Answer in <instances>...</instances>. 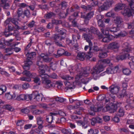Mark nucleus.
<instances>
[{"label": "nucleus", "mask_w": 134, "mask_h": 134, "mask_svg": "<svg viewBox=\"0 0 134 134\" xmlns=\"http://www.w3.org/2000/svg\"><path fill=\"white\" fill-rule=\"evenodd\" d=\"M100 30L102 33L104 35H108L109 34V29L108 28H106L105 29L101 28Z\"/></svg>", "instance_id": "obj_33"}, {"label": "nucleus", "mask_w": 134, "mask_h": 134, "mask_svg": "<svg viewBox=\"0 0 134 134\" xmlns=\"http://www.w3.org/2000/svg\"><path fill=\"white\" fill-rule=\"evenodd\" d=\"M120 47L119 44L118 42L115 41L112 42L109 44L108 48L109 49H119Z\"/></svg>", "instance_id": "obj_11"}, {"label": "nucleus", "mask_w": 134, "mask_h": 134, "mask_svg": "<svg viewBox=\"0 0 134 134\" xmlns=\"http://www.w3.org/2000/svg\"><path fill=\"white\" fill-rule=\"evenodd\" d=\"M11 22L13 24L15 25V28L17 30H19L21 29L22 30L26 29V27H25V26H22L21 27H19L18 25V22L17 21L16 19L14 18H12L11 17Z\"/></svg>", "instance_id": "obj_10"}, {"label": "nucleus", "mask_w": 134, "mask_h": 134, "mask_svg": "<svg viewBox=\"0 0 134 134\" xmlns=\"http://www.w3.org/2000/svg\"><path fill=\"white\" fill-rule=\"evenodd\" d=\"M64 53V50L62 49H60L58 50L57 51V54L59 56H61Z\"/></svg>", "instance_id": "obj_48"}, {"label": "nucleus", "mask_w": 134, "mask_h": 134, "mask_svg": "<svg viewBox=\"0 0 134 134\" xmlns=\"http://www.w3.org/2000/svg\"><path fill=\"white\" fill-rule=\"evenodd\" d=\"M65 86L67 87V90L68 89H72L73 88L72 85L71 84L70 82L67 81L65 83Z\"/></svg>", "instance_id": "obj_44"}, {"label": "nucleus", "mask_w": 134, "mask_h": 134, "mask_svg": "<svg viewBox=\"0 0 134 134\" xmlns=\"http://www.w3.org/2000/svg\"><path fill=\"white\" fill-rule=\"evenodd\" d=\"M48 78L43 79V80L42 81V83L44 85L45 87L47 88L54 87L55 86V83L49 80Z\"/></svg>", "instance_id": "obj_5"}, {"label": "nucleus", "mask_w": 134, "mask_h": 134, "mask_svg": "<svg viewBox=\"0 0 134 134\" xmlns=\"http://www.w3.org/2000/svg\"><path fill=\"white\" fill-rule=\"evenodd\" d=\"M102 64H109L110 63V60L108 59H105L102 60Z\"/></svg>", "instance_id": "obj_52"}, {"label": "nucleus", "mask_w": 134, "mask_h": 134, "mask_svg": "<svg viewBox=\"0 0 134 134\" xmlns=\"http://www.w3.org/2000/svg\"><path fill=\"white\" fill-rule=\"evenodd\" d=\"M81 68V65L80 64H76L71 68V71L74 72L75 71H80Z\"/></svg>", "instance_id": "obj_21"}, {"label": "nucleus", "mask_w": 134, "mask_h": 134, "mask_svg": "<svg viewBox=\"0 0 134 134\" xmlns=\"http://www.w3.org/2000/svg\"><path fill=\"white\" fill-rule=\"evenodd\" d=\"M22 112L25 114H27L29 113L30 111L29 109H28L27 108L23 109L21 110Z\"/></svg>", "instance_id": "obj_62"}, {"label": "nucleus", "mask_w": 134, "mask_h": 134, "mask_svg": "<svg viewBox=\"0 0 134 134\" xmlns=\"http://www.w3.org/2000/svg\"><path fill=\"white\" fill-rule=\"evenodd\" d=\"M94 14L93 12H91L88 13L86 16V19L85 21L86 20H89L93 16Z\"/></svg>", "instance_id": "obj_30"}, {"label": "nucleus", "mask_w": 134, "mask_h": 134, "mask_svg": "<svg viewBox=\"0 0 134 134\" xmlns=\"http://www.w3.org/2000/svg\"><path fill=\"white\" fill-rule=\"evenodd\" d=\"M35 22L34 20H32L28 24L27 26L30 28L32 27H34L35 25Z\"/></svg>", "instance_id": "obj_53"}, {"label": "nucleus", "mask_w": 134, "mask_h": 134, "mask_svg": "<svg viewBox=\"0 0 134 134\" xmlns=\"http://www.w3.org/2000/svg\"><path fill=\"white\" fill-rule=\"evenodd\" d=\"M61 5L62 8L64 9H65L67 6V4L66 2L63 1L61 3Z\"/></svg>", "instance_id": "obj_49"}, {"label": "nucleus", "mask_w": 134, "mask_h": 134, "mask_svg": "<svg viewBox=\"0 0 134 134\" xmlns=\"http://www.w3.org/2000/svg\"><path fill=\"white\" fill-rule=\"evenodd\" d=\"M124 114V112L123 108H120L119 110L118 116L120 117L123 116Z\"/></svg>", "instance_id": "obj_38"}, {"label": "nucleus", "mask_w": 134, "mask_h": 134, "mask_svg": "<svg viewBox=\"0 0 134 134\" xmlns=\"http://www.w3.org/2000/svg\"><path fill=\"white\" fill-rule=\"evenodd\" d=\"M26 56L27 57L26 60L27 61H31V60L34 57H32L30 53H27V54H26Z\"/></svg>", "instance_id": "obj_43"}, {"label": "nucleus", "mask_w": 134, "mask_h": 134, "mask_svg": "<svg viewBox=\"0 0 134 134\" xmlns=\"http://www.w3.org/2000/svg\"><path fill=\"white\" fill-rule=\"evenodd\" d=\"M32 98L36 101L40 102L42 101L43 95L42 93H38V91H35L33 92L32 94Z\"/></svg>", "instance_id": "obj_8"}, {"label": "nucleus", "mask_w": 134, "mask_h": 134, "mask_svg": "<svg viewBox=\"0 0 134 134\" xmlns=\"http://www.w3.org/2000/svg\"><path fill=\"white\" fill-rule=\"evenodd\" d=\"M78 124L80 126H81L83 128H86L88 125V123L85 122H83L81 121H79L78 122Z\"/></svg>", "instance_id": "obj_27"}, {"label": "nucleus", "mask_w": 134, "mask_h": 134, "mask_svg": "<svg viewBox=\"0 0 134 134\" xmlns=\"http://www.w3.org/2000/svg\"><path fill=\"white\" fill-rule=\"evenodd\" d=\"M132 62H130L129 64L132 70H134V57L132 58Z\"/></svg>", "instance_id": "obj_51"}, {"label": "nucleus", "mask_w": 134, "mask_h": 134, "mask_svg": "<svg viewBox=\"0 0 134 134\" xmlns=\"http://www.w3.org/2000/svg\"><path fill=\"white\" fill-rule=\"evenodd\" d=\"M104 68L103 66L101 64L96 65L91 70V73L93 75L98 74L103 70Z\"/></svg>", "instance_id": "obj_4"}, {"label": "nucleus", "mask_w": 134, "mask_h": 134, "mask_svg": "<svg viewBox=\"0 0 134 134\" xmlns=\"http://www.w3.org/2000/svg\"><path fill=\"white\" fill-rule=\"evenodd\" d=\"M111 97L109 99H106L105 100V104H107L108 103H111L112 104V105L110 106H112L113 105H115L117 106V107L120 106V105L121 104V103H118L117 102L116 103H114L115 102V97L114 95H112V96H110Z\"/></svg>", "instance_id": "obj_7"}, {"label": "nucleus", "mask_w": 134, "mask_h": 134, "mask_svg": "<svg viewBox=\"0 0 134 134\" xmlns=\"http://www.w3.org/2000/svg\"><path fill=\"white\" fill-rule=\"evenodd\" d=\"M114 22L116 25L117 26L120 27L123 24V21L122 18L119 16H117L115 18Z\"/></svg>", "instance_id": "obj_15"}, {"label": "nucleus", "mask_w": 134, "mask_h": 134, "mask_svg": "<svg viewBox=\"0 0 134 134\" xmlns=\"http://www.w3.org/2000/svg\"><path fill=\"white\" fill-rule=\"evenodd\" d=\"M86 56V54L85 53L83 52H79V53L77 56V58L83 61Z\"/></svg>", "instance_id": "obj_20"}, {"label": "nucleus", "mask_w": 134, "mask_h": 134, "mask_svg": "<svg viewBox=\"0 0 134 134\" xmlns=\"http://www.w3.org/2000/svg\"><path fill=\"white\" fill-rule=\"evenodd\" d=\"M24 14L27 17H29L30 15V13L29 10L27 9L25 10L24 12Z\"/></svg>", "instance_id": "obj_58"}, {"label": "nucleus", "mask_w": 134, "mask_h": 134, "mask_svg": "<svg viewBox=\"0 0 134 134\" xmlns=\"http://www.w3.org/2000/svg\"><path fill=\"white\" fill-rule=\"evenodd\" d=\"M22 73L23 75H25L30 78L32 77V74L30 73V72L27 70H24Z\"/></svg>", "instance_id": "obj_37"}, {"label": "nucleus", "mask_w": 134, "mask_h": 134, "mask_svg": "<svg viewBox=\"0 0 134 134\" xmlns=\"http://www.w3.org/2000/svg\"><path fill=\"white\" fill-rule=\"evenodd\" d=\"M98 26L99 27H101L102 28L104 29V28L105 27V25L104 24V23L102 21H98Z\"/></svg>", "instance_id": "obj_60"}, {"label": "nucleus", "mask_w": 134, "mask_h": 134, "mask_svg": "<svg viewBox=\"0 0 134 134\" xmlns=\"http://www.w3.org/2000/svg\"><path fill=\"white\" fill-rule=\"evenodd\" d=\"M82 37L86 40L89 43V45L90 46L89 49V52L91 53H94L99 51L100 49L98 47L95 46L93 47L92 49H91V47L92 46V43L90 40L88 35L86 34H84L82 35Z\"/></svg>", "instance_id": "obj_2"}, {"label": "nucleus", "mask_w": 134, "mask_h": 134, "mask_svg": "<svg viewBox=\"0 0 134 134\" xmlns=\"http://www.w3.org/2000/svg\"><path fill=\"white\" fill-rule=\"evenodd\" d=\"M5 97L8 99H12V94H10V92H8L6 93L5 94Z\"/></svg>", "instance_id": "obj_57"}, {"label": "nucleus", "mask_w": 134, "mask_h": 134, "mask_svg": "<svg viewBox=\"0 0 134 134\" xmlns=\"http://www.w3.org/2000/svg\"><path fill=\"white\" fill-rule=\"evenodd\" d=\"M113 120L116 122H118L120 121V119L117 115L114 116L113 118Z\"/></svg>", "instance_id": "obj_64"}, {"label": "nucleus", "mask_w": 134, "mask_h": 134, "mask_svg": "<svg viewBox=\"0 0 134 134\" xmlns=\"http://www.w3.org/2000/svg\"><path fill=\"white\" fill-rule=\"evenodd\" d=\"M3 108L6 109L11 111H13L14 110V109L10 105L7 104L3 106Z\"/></svg>", "instance_id": "obj_34"}, {"label": "nucleus", "mask_w": 134, "mask_h": 134, "mask_svg": "<svg viewBox=\"0 0 134 134\" xmlns=\"http://www.w3.org/2000/svg\"><path fill=\"white\" fill-rule=\"evenodd\" d=\"M43 112V111H42L41 110L38 109L35 110L33 111L34 113L36 115L40 114H42Z\"/></svg>", "instance_id": "obj_59"}, {"label": "nucleus", "mask_w": 134, "mask_h": 134, "mask_svg": "<svg viewBox=\"0 0 134 134\" xmlns=\"http://www.w3.org/2000/svg\"><path fill=\"white\" fill-rule=\"evenodd\" d=\"M109 90L113 94H116L120 90V87L116 85L112 84L109 88Z\"/></svg>", "instance_id": "obj_6"}, {"label": "nucleus", "mask_w": 134, "mask_h": 134, "mask_svg": "<svg viewBox=\"0 0 134 134\" xmlns=\"http://www.w3.org/2000/svg\"><path fill=\"white\" fill-rule=\"evenodd\" d=\"M72 38L74 42H77L78 40H79L80 38V35L78 34L72 35Z\"/></svg>", "instance_id": "obj_32"}, {"label": "nucleus", "mask_w": 134, "mask_h": 134, "mask_svg": "<svg viewBox=\"0 0 134 134\" xmlns=\"http://www.w3.org/2000/svg\"><path fill=\"white\" fill-rule=\"evenodd\" d=\"M105 96L104 95H99L98 98H97V100L99 101H104V103H105V100L106 99H105Z\"/></svg>", "instance_id": "obj_36"}, {"label": "nucleus", "mask_w": 134, "mask_h": 134, "mask_svg": "<svg viewBox=\"0 0 134 134\" xmlns=\"http://www.w3.org/2000/svg\"><path fill=\"white\" fill-rule=\"evenodd\" d=\"M24 14L23 9L21 8H19L18 10L17 15L18 17H19Z\"/></svg>", "instance_id": "obj_35"}, {"label": "nucleus", "mask_w": 134, "mask_h": 134, "mask_svg": "<svg viewBox=\"0 0 134 134\" xmlns=\"http://www.w3.org/2000/svg\"><path fill=\"white\" fill-rule=\"evenodd\" d=\"M123 11L121 12V13L124 16H127L129 17L131 15V10L126 6L125 8H124Z\"/></svg>", "instance_id": "obj_18"}, {"label": "nucleus", "mask_w": 134, "mask_h": 134, "mask_svg": "<svg viewBox=\"0 0 134 134\" xmlns=\"http://www.w3.org/2000/svg\"><path fill=\"white\" fill-rule=\"evenodd\" d=\"M122 72L123 74L126 75H128L130 74L131 73V71L128 69H124L122 70Z\"/></svg>", "instance_id": "obj_39"}, {"label": "nucleus", "mask_w": 134, "mask_h": 134, "mask_svg": "<svg viewBox=\"0 0 134 134\" xmlns=\"http://www.w3.org/2000/svg\"><path fill=\"white\" fill-rule=\"evenodd\" d=\"M99 32V31L97 29L93 27L90 28V32H88L89 34L91 33L97 34H98Z\"/></svg>", "instance_id": "obj_25"}, {"label": "nucleus", "mask_w": 134, "mask_h": 134, "mask_svg": "<svg viewBox=\"0 0 134 134\" xmlns=\"http://www.w3.org/2000/svg\"><path fill=\"white\" fill-rule=\"evenodd\" d=\"M127 34V33L125 31L121 32L118 34H115V36L116 38L120 36L124 37L126 36Z\"/></svg>", "instance_id": "obj_42"}, {"label": "nucleus", "mask_w": 134, "mask_h": 134, "mask_svg": "<svg viewBox=\"0 0 134 134\" xmlns=\"http://www.w3.org/2000/svg\"><path fill=\"white\" fill-rule=\"evenodd\" d=\"M52 38L54 40L55 43L56 45L60 47L63 46L62 44L57 41L59 39L60 41H62L64 39V38L62 37H60L58 35L55 34L52 37Z\"/></svg>", "instance_id": "obj_9"}, {"label": "nucleus", "mask_w": 134, "mask_h": 134, "mask_svg": "<svg viewBox=\"0 0 134 134\" xmlns=\"http://www.w3.org/2000/svg\"><path fill=\"white\" fill-rule=\"evenodd\" d=\"M78 107L79 105H76L75 106L70 105H69L68 107V108L69 110H71L72 109H77V110H75L74 111V113L75 114L79 115L81 114V112L79 110L80 108H79Z\"/></svg>", "instance_id": "obj_16"}, {"label": "nucleus", "mask_w": 134, "mask_h": 134, "mask_svg": "<svg viewBox=\"0 0 134 134\" xmlns=\"http://www.w3.org/2000/svg\"><path fill=\"white\" fill-rule=\"evenodd\" d=\"M122 47L124 48L122 52L123 54L117 57V59L118 60H123L128 57L129 55L128 53L130 52L132 50L131 48L129 47L128 44L127 43H124L122 45Z\"/></svg>", "instance_id": "obj_1"}, {"label": "nucleus", "mask_w": 134, "mask_h": 134, "mask_svg": "<svg viewBox=\"0 0 134 134\" xmlns=\"http://www.w3.org/2000/svg\"><path fill=\"white\" fill-rule=\"evenodd\" d=\"M40 58V59H41L44 62L47 63L51 62L52 59V58L49 57L48 55L47 54L42 53Z\"/></svg>", "instance_id": "obj_12"}, {"label": "nucleus", "mask_w": 134, "mask_h": 134, "mask_svg": "<svg viewBox=\"0 0 134 134\" xmlns=\"http://www.w3.org/2000/svg\"><path fill=\"white\" fill-rule=\"evenodd\" d=\"M97 111H100L102 110L103 112L110 111V112L114 113L117 109V106L115 105H113L111 107L109 105L103 108V106H101L97 107Z\"/></svg>", "instance_id": "obj_3"}, {"label": "nucleus", "mask_w": 134, "mask_h": 134, "mask_svg": "<svg viewBox=\"0 0 134 134\" xmlns=\"http://www.w3.org/2000/svg\"><path fill=\"white\" fill-rule=\"evenodd\" d=\"M7 90L6 86L4 85H2L0 86V95H1L5 92Z\"/></svg>", "instance_id": "obj_31"}, {"label": "nucleus", "mask_w": 134, "mask_h": 134, "mask_svg": "<svg viewBox=\"0 0 134 134\" xmlns=\"http://www.w3.org/2000/svg\"><path fill=\"white\" fill-rule=\"evenodd\" d=\"M110 7L109 6L108 3L106 2H104L103 5H102L100 7V8L102 10H107Z\"/></svg>", "instance_id": "obj_28"}, {"label": "nucleus", "mask_w": 134, "mask_h": 134, "mask_svg": "<svg viewBox=\"0 0 134 134\" xmlns=\"http://www.w3.org/2000/svg\"><path fill=\"white\" fill-rule=\"evenodd\" d=\"M120 96L121 97H124L125 96H126V90L123 89L121 93L120 94Z\"/></svg>", "instance_id": "obj_63"}, {"label": "nucleus", "mask_w": 134, "mask_h": 134, "mask_svg": "<svg viewBox=\"0 0 134 134\" xmlns=\"http://www.w3.org/2000/svg\"><path fill=\"white\" fill-rule=\"evenodd\" d=\"M125 4L122 3H119L115 5L114 10L117 12L125 8L126 6Z\"/></svg>", "instance_id": "obj_17"}, {"label": "nucleus", "mask_w": 134, "mask_h": 134, "mask_svg": "<svg viewBox=\"0 0 134 134\" xmlns=\"http://www.w3.org/2000/svg\"><path fill=\"white\" fill-rule=\"evenodd\" d=\"M90 69L89 67H88L86 68H84L83 70L82 75L85 77H87L90 72Z\"/></svg>", "instance_id": "obj_26"}, {"label": "nucleus", "mask_w": 134, "mask_h": 134, "mask_svg": "<svg viewBox=\"0 0 134 134\" xmlns=\"http://www.w3.org/2000/svg\"><path fill=\"white\" fill-rule=\"evenodd\" d=\"M62 132L65 134H71V130L70 129H65L62 130Z\"/></svg>", "instance_id": "obj_45"}, {"label": "nucleus", "mask_w": 134, "mask_h": 134, "mask_svg": "<svg viewBox=\"0 0 134 134\" xmlns=\"http://www.w3.org/2000/svg\"><path fill=\"white\" fill-rule=\"evenodd\" d=\"M55 100L57 102L62 103L64 102V99L61 97H58L55 98Z\"/></svg>", "instance_id": "obj_56"}, {"label": "nucleus", "mask_w": 134, "mask_h": 134, "mask_svg": "<svg viewBox=\"0 0 134 134\" xmlns=\"http://www.w3.org/2000/svg\"><path fill=\"white\" fill-rule=\"evenodd\" d=\"M119 27L117 26L116 27H111L109 29V31L110 32L114 34L115 33L117 32L119 30Z\"/></svg>", "instance_id": "obj_29"}, {"label": "nucleus", "mask_w": 134, "mask_h": 134, "mask_svg": "<svg viewBox=\"0 0 134 134\" xmlns=\"http://www.w3.org/2000/svg\"><path fill=\"white\" fill-rule=\"evenodd\" d=\"M50 66L53 70H55L57 67V64L56 63H51Z\"/></svg>", "instance_id": "obj_46"}, {"label": "nucleus", "mask_w": 134, "mask_h": 134, "mask_svg": "<svg viewBox=\"0 0 134 134\" xmlns=\"http://www.w3.org/2000/svg\"><path fill=\"white\" fill-rule=\"evenodd\" d=\"M55 14L53 12L47 13L44 15V18L46 19H49L54 17Z\"/></svg>", "instance_id": "obj_24"}, {"label": "nucleus", "mask_w": 134, "mask_h": 134, "mask_svg": "<svg viewBox=\"0 0 134 134\" xmlns=\"http://www.w3.org/2000/svg\"><path fill=\"white\" fill-rule=\"evenodd\" d=\"M43 67L39 68V69L38 70L39 75L41 77L42 81L43 80V79L49 77L48 75L47 74H44L45 72V70L43 69Z\"/></svg>", "instance_id": "obj_14"}, {"label": "nucleus", "mask_w": 134, "mask_h": 134, "mask_svg": "<svg viewBox=\"0 0 134 134\" xmlns=\"http://www.w3.org/2000/svg\"><path fill=\"white\" fill-rule=\"evenodd\" d=\"M51 115H49L46 117V120L48 123H51L53 122V115H55L56 114L54 113H51Z\"/></svg>", "instance_id": "obj_23"}, {"label": "nucleus", "mask_w": 134, "mask_h": 134, "mask_svg": "<svg viewBox=\"0 0 134 134\" xmlns=\"http://www.w3.org/2000/svg\"><path fill=\"white\" fill-rule=\"evenodd\" d=\"M118 68L117 66H112L107 68L106 72L108 74H113L115 73L117 71Z\"/></svg>", "instance_id": "obj_13"}, {"label": "nucleus", "mask_w": 134, "mask_h": 134, "mask_svg": "<svg viewBox=\"0 0 134 134\" xmlns=\"http://www.w3.org/2000/svg\"><path fill=\"white\" fill-rule=\"evenodd\" d=\"M96 19L98 20V22L99 21H101L102 19L103 18V16L101 15H98L96 17Z\"/></svg>", "instance_id": "obj_61"}, {"label": "nucleus", "mask_w": 134, "mask_h": 134, "mask_svg": "<svg viewBox=\"0 0 134 134\" xmlns=\"http://www.w3.org/2000/svg\"><path fill=\"white\" fill-rule=\"evenodd\" d=\"M62 78L63 80H68L72 79L73 78L68 75H65L62 76Z\"/></svg>", "instance_id": "obj_41"}, {"label": "nucleus", "mask_w": 134, "mask_h": 134, "mask_svg": "<svg viewBox=\"0 0 134 134\" xmlns=\"http://www.w3.org/2000/svg\"><path fill=\"white\" fill-rule=\"evenodd\" d=\"M24 123V121L23 120H19L16 123V125L17 126H21L23 125Z\"/></svg>", "instance_id": "obj_54"}, {"label": "nucleus", "mask_w": 134, "mask_h": 134, "mask_svg": "<svg viewBox=\"0 0 134 134\" xmlns=\"http://www.w3.org/2000/svg\"><path fill=\"white\" fill-rule=\"evenodd\" d=\"M43 118L40 116H38L36 118L37 122L38 125V128L39 129H42L43 127Z\"/></svg>", "instance_id": "obj_19"}, {"label": "nucleus", "mask_w": 134, "mask_h": 134, "mask_svg": "<svg viewBox=\"0 0 134 134\" xmlns=\"http://www.w3.org/2000/svg\"><path fill=\"white\" fill-rule=\"evenodd\" d=\"M0 73L2 75H5L6 76H9V74L7 72L4 71V69L0 71Z\"/></svg>", "instance_id": "obj_55"}, {"label": "nucleus", "mask_w": 134, "mask_h": 134, "mask_svg": "<svg viewBox=\"0 0 134 134\" xmlns=\"http://www.w3.org/2000/svg\"><path fill=\"white\" fill-rule=\"evenodd\" d=\"M20 79L22 81H24L27 82H30L31 81L30 78L29 77H20Z\"/></svg>", "instance_id": "obj_50"}, {"label": "nucleus", "mask_w": 134, "mask_h": 134, "mask_svg": "<svg viewBox=\"0 0 134 134\" xmlns=\"http://www.w3.org/2000/svg\"><path fill=\"white\" fill-rule=\"evenodd\" d=\"M32 63L31 61H25V65L23 66V67L25 70H29L30 69V65L32 64Z\"/></svg>", "instance_id": "obj_22"}, {"label": "nucleus", "mask_w": 134, "mask_h": 134, "mask_svg": "<svg viewBox=\"0 0 134 134\" xmlns=\"http://www.w3.org/2000/svg\"><path fill=\"white\" fill-rule=\"evenodd\" d=\"M25 95L21 94L17 97V99L18 100H25Z\"/></svg>", "instance_id": "obj_47"}, {"label": "nucleus", "mask_w": 134, "mask_h": 134, "mask_svg": "<svg viewBox=\"0 0 134 134\" xmlns=\"http://www.w3.org/2000/svg\"><path fill=\"white\" fill-rule=\"evenodd\" d=\"M107 54L106 52H101L99 53V57L100 58H104L107 57Z\"/></svg>", "instance_id": "obj_40"}]
</instances>
